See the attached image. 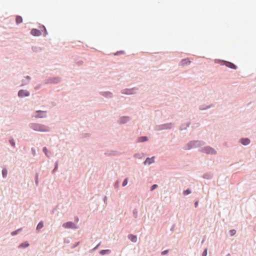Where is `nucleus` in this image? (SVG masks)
I'll return each mask as SVG.
<instances>
[{"instance_id": "nucleus-21", "label": "nucleus", "mask_w": 256, "mask_h": 256, "mask_svg": "<svg viewBox=\"0 0 256 256\" xmlns=\"http://www.w3.org/2000/svg\"><path fill=\"white\" fill-rule=\"evenodd\" d=\"M122 120H123L122 122L124 123L128 120V118L127 117H124L122 118Z\"/></svg>"}, {"instance_id": "nucleus-2", "label": "nucleus", "mask_w": 256, "mask_h": 256, "mask_svg": "<svg viewBox=\"0 0 256 256\" xmlns=\"http://www.w3.org/2000/svg\"><path fill=\"white\" fill-rule=\"evenodd\" d=\"M62 226L66 228H78V226L72 222H68L63 224Z\"/></svg>"}, {"instance_id": "nucleus-30", "label": "nucleus", "mask_w": 256, "mask_h": 256, "mask_svg": "<svg viewBox=\"0 0 256 256\" xmlns=\"http://www.w3.org/2000/svg\"><path fill=\"white\" fill-rule=\"evenodd\" d=\"M198 204V202H196L194 204L195 207H196Z\"/></svg>"}, {"instance_id": "nucleus-7", "label": "nucleus", "mask_w": 256, "mask_h": 256, "mask_svg": "<svg viewBox=\"0 0 256 256\" xmlns=\"http://www.w3.org/2000/svg\"><path fill=\"white\" fill-rule=\"evenodd\" d=\"M191 62L188 58L183 59L181 62L180 64L182 66H184L187 64H190Z\"/></svg>"}, {"instance_id": "nucleus-6", "label": "nucleus", "mask_w": 256, "mask_h": 256, "mask_svg": "<svg viewBox=\"0 0 256 256\" xmlns=\"http://www.w3.org/2000/svg\"><path fill=\"white\" fill-rule=\"evenodd\" d=\"M30 33L34 36H40L41 35L40 31L37 29L32 30Z\"/></svg>"}, {"instance_id": "nucleus-26", "label": "nucleus", "mask_w": 256, "mask_h": 256, "mask_svg": "<svg viewBox=\"0 0 256 256\" xmlns=\"http://www.w3.org/2000/svg\"><path fill=\"white\" fill-rule=\"evenodd\" d=\"M10 144H11V145H12V146H14V140H10Z\"/></svg>"}, {"instance_id": "nucleus-18", "label": "nucleus", "mask_w": 256, "mask_h": 256, "mask_svg": "<svg viewBox=\"0 0 256 256\" xmlns=\"http://www.w3.org/2000/svg\"><path fill=\"white\" fill-rule=\"evenodd\" d=\"M190 193H191V191L189 189H188L186 190H184V195H188V194H190Z\"/></svg>"}, {"instance_id": "nucleus-1", "label": "nucleus", "mask_w": 256, "mask_h": 256, "mask_svg": "<svg viewBox=\"0 0 256 256\" xmlns=\"http://www.w3.org/2000/svg\"><path fill=\"white\" fill-rule=\"evenodd\" d=\"M32 128L35 130L40 132H47L49 130V128L44 125L34 124L32 125Z\"/></svg>"}, {"instance_id": "nucleus-15", "label": "nucleus", "mask_w": 256, "mask_h": 256, "mask_svg": "<svg viewBox=\"0 0 256 256\" xmlns=\"http://www.w3.org/2000/svg\"><path fill=\"white\" fill-rule=\"evenodd\" d=\"M28 246H29L28 243L27 242H24V243L22 244L20 246V248H26V247H28Z\"/></svg>"}, {"instance_id": "nucleus-16", "label": "nucleus", "mask_w": 256, "mask_h": 256, "mask_svg": "<svg viewBox=\"0 0 256 256\" xmlns=\"http://www.w3.org/2000/svg\"><path fill=\"white\" fill-rule=\"evenodd\" d=\"M147 138L146 136H142L139 138L138 142H144L147 140Z\"/></svg>"}, {"instance_id": "nucleus-31", "label": "nucleus", "mask_w": 256, "mask_h": 256, "mask_svg": "<svg viewBox=\"0 0 256 256\" xmlns=\"http://www.w3.org/2000/svg\"><path fill=\"white\" fill-rule=\"evenodd\" d=\"M76 220L78 222V218H77L76 219Z\"/></svg>"}, {"instance_id": "nucleus-24", "label": "nucleus", "mask_w": 256, "mask_h": 256, "mask_svg": "<svg viewBox=\"0 0 256 256\" xmlns=\"http://www.w3.org/2000/svg\"><path fill=\"white\" fill-rule=\"evenodd\" d=\"M207 254V250L206 249L202 254V256H206Z\"/></svg>"}, {"instance_id": "nucleus-28", "label": "nucleus", "mask_w": 256, "mask_h": 256, "mask_svg": "<svg viewBox=\"0 0 256 256\" xmlns=\"http://www.w3.org/2000/svg\"><path fill=\"white\" fill-rule=\"evenodd\" d=\"M168 250H164V252H162V255H164V254H166L168 253Z\"/></svg>"}, {"instance_id": "nucleus-13", "label": "nucleus", "mask_w": 256, "mask_h": 256, "mask_svg": "<svg viewBox=\"0 0 256 256\" xmlns=\"http://www.w3.org/2000/svg\"><path fill=\"white\" fill-rule=\"evenodd\" d=\"M110 251L109 250H102L100 252V254H101L104 255V254H106L110 253Z\"/></svg>"}, {"instance_id": "nucleus-25", "label": "nucleus", "mask_w": 256, "mask_h": 256, "mask_svg": "<svg viewBox=\"0 0 256 256\" xmlns=\"http://www.w3.org/2000/svg\"><path fill=\"white\" fill-rule=\"evenodd\" d=\"M43 151L45 153V154L46 155H47L48 150H47V148L46 147L44 148Z\"/></svg>"}, {"instance_id": "nucleus-17", "label": "nucleus", "mask_w": 256, "mask_h": 256, "mask_svg": "<svg viewBox=\"0 0 256 256\" xmlns=\"http://www.w3.org/2000/svg\"><path fill=\"white\" fill-rule=\"evenodd\" d=\"M7 172H8V171H7V170L6 169V168H4L2 170V176L4 178L6 177V175H7Z\"/></svg>"}, {"instance_id": "nucleus-23", "label": "nucleus", "mask_w": 256, "mask_h": 256, "mask_svg": "<svg viewBox=\"0 0 256 256\" xmlns=\"http://www.w3.org/2000/svg\"><path fill=\"white\" fill-rule=\"evenodd\" d=\"M131 90H127V92H123L124 94H132V93L131 92Z\"/></svg>"}, {"instance_id": "nucleus-11", "label": "nucleus", "mask_w": 256, "mask_h": 256, "mask_svg": "<svg viewBox=\"0 0 256 256\" xmlns=\"http://www.w3.org/2000/svg\"><path fill=\"white\" fill-rule=\"evenodd\" d=\"M226 66L232 69H236L237 68V66L236 65L231 62H228Z\"/></svg>"}, {"instance_id": "nucleus-3", "label": "nucleus", "mask_w": 256, "mask_h": 256, "mask_svg": "<svg viewBox=\"0 0 256 256\" xmlns=\"http://www.w3.org/2000/svg\"><path fill=\"white\" fill-rule=\"evenodd\" d=\"M203 152L206 154H216V151L212 148L207 146L203 149Z\"/></svg>"}, {"instance_id": "nucleus-19", "label": "nucleus", "mask_w": 256, "mask_h": 256, "mask_svg": "<svg viewBox=\"0 0 256 256\" xmlns=\"http://www.w3.org/2000/svg\"><path fill=\"white\" fill-rule=\"evenodd\" d=\"M128 178H126L122 182V186H126L128 184Z\"/></svg>"}, {"instance_id": "nucleus-29", "label": "nucleus", "mask_w": 256, "mask_h": 256, "mask_svg": "<svg viewBox=\"0 0 256 256\" xmlns=\"http://www.w3.org/2000/svg\"><path fill=\"white\" fill-rule=\"evenodd\" d=\"M16 234H17V231H14V232H12V235H15Z\"/></svg>"}, {"instance_id": "nucleus-22", "label": "nucleus", "mask_w": 256, "mask_h": 256, "mask_svg": "<svg viewBox=\"0 0 256 256\" xmlns=\"http://www.w3.org/2000/svg\"><path fill=\"white\" fill-rule=\"evenodd\" d=\"M158 187V185L157 184H154L152 186V188H151V189L150 190H154L155 188H156Z\"/></svg>"}, {"instance_id": "nucleus-12", "label": "nucleus", "mask_w": 256, "mask_h": 256, "mask_svg": "<svg viewBox=\"0 0 256 256\" xmlns=\"http://www.w3.org/2000/svg\"><path fill=\"white\" fill-rule=\"evenodd\" d=\"M128 238L132 242H136L137 240L136 236L132 234L130 235Z\"/></svg>"}, {"instance_id": "nucleus-14", "label": "nucleus", "mask_w": 256, "mask_h": 256, "mask_svg": "<svg viewBox=\"0 0 256 256\" xmlns=\"http://www.w3.org/2000/svg\"><path fill=\"white\" fill-rule=\"evenodd\" d=\"M44 226V224H43V222H40L38 226H37V227H36V229L38 230H40V229H41Z\"/></svg>"}, {"instance_id": "nucleus-5", "label": "nucleus", "mask_w": 256, "mask_h": 256, "mask_svg": "<svg viewBox=\"0 0 256 256\" xmlns=\"http://www.w3.org/2000/svg\"><path fill=\"white\" fill-rule=\"evenodd\" d=\"M36 113H37V114L36 116V117L42 118L45 117L46 112L38 110V111H36Z\"/></svg>"}, {"instance_id": "nucleus-20", "label": "nucleus", "mask_w": 256, "mask_h": 256, "mask_svg": "<svg viewBox=\"0 0 256 256\" xmlns=\"http://www.w3.org/2000/svg\"><path fill=\"white\" fill-rule=\"evenodd\" d=\"M236 232V231L234 230H232L230 231V234L232 236L235 234Z\"/></svg>"}, {"instance_id": "nucleus-27", "label": "nucleus", "mask_w": 256, "mask_h": 256, "mask_svg": "<svg viewBox=\"0 0 256 256\" xmlns=\"http://www.w3.org/2000/svg\"><path fill=\"white\" fill-rule=\"evenodd\" d=\"M36 184H38V174L36 175Z\"/></svg>"}, {"instance_id": "nucleus-10", "label": "nucleus", "mask_w": 256, "mask_h": 256, "mask_svg": "<svg viewBox=\"0 0 256 256\" xmlns=\"http://www.w3.org/2000/svg\"><path fill=\"white\" fill-rule=\"evenodd\" d=\"M16 22L17 24H20L22 22V18L20 16H16Z\"/></svg>"}, {"instance_id": "nucleus-8", "label": "nucleus", "mask_w": 256, "mask_h": 256, "mask_svg": "<svg viewBox=\"0 0 256 256\" xmlns=\"http://www.w3.org/2000/svg\"><path fill=\"white\" fill-rule=\"evenodd\" d=\"M154 162V158H147L146 160L144 161V164H150Z\"/></svg>"}, {"instance_id": "nucleus-9", "label": "nucleus", "mask_w": 256, "mask_h": 256, "mask_svg": "<svg viewBox=\"0 0 256 256\" xmlns=\"http://www.w3.org/2000/svg\"><path fill=\"white\" fill-rule=\"evenodd\" d=\"M241 142L244 145H247L250 142V140L248 138H242Z\"/></svg>"}, {"instance_id": "nucleus-4", "label": "nucleus", "mask_w": 256, "mask_h": 256, "mask_svg": "<svg viewBox=\"0 0 256 256\" xmlns=\"http://www.w3.org/2000/svg\"><path fill=\"white\" fill-rule=\"evenodd\" d=\"M29 95V92L26 90H20L18 92V96L20 97L26 96Z\"/></svg>"}]
</instances>
